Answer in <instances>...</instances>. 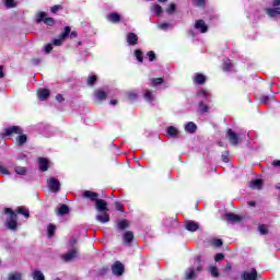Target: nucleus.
I'll return each mask as SVG.
<instances>
[{
  "label": "nucleus",
  "instance_id": "f257e3e1",
  "mask_svg": "<svg viewBox=\"0 0 280 280\" xmlns=\"http://www.w3.org/2000/svg\"><path fill=\"white\" fill-rule=\"evenodd\" d=\"M4 213L9 215V220H7V223H5L7 229H9L10 231H16L18 223H16V214L14 213V211H12V209L10 208H5Z\"/></svg>",
  "mask_w": 280,
  "mask_h": 280
},
{
  "label": "nucleus",
  "instance_id": "f03ea898",
  "mask_svg": "<svg viewBox=\"0 0 280 280\" xmlns=\"http://www.w3.org/2000/svg\"><path fill=\"white\" fill-rule=\"evenodd\" d=\"M47 187L52 194H58L60 191V180L56 177H50L47 179Z\"/></svg>",
  "mask_w": 280,
  "mask_h": 280
},
{
  "label": "nucleus",
  "instance_id": "7ed1b4c3",
  "mask_svg": "<svg viewBox=\"0 0 280 280\" xmlns=\"http://www.w3.org/2000/svg\"><path fill=\"white\" fill-rule=\"evenodd\" d=\"M69 34H71V27L66 26L65 32L59 35V38L52 40V45L60 47V45H62V43H65V40L69 37Z\"/></svg>",
  "mask_w": 280,
  "mask_h": 280
},
{
  "label": "nucleus",
  "instance_id": "20e7f679",
  "mask_svg": "<svg viewBox=\"0 0 280 280\" xmlns=\"http://www.w3.org/2000/svg\"><path fill=\"white\" fill-rule=\"evenodd\" d=\"M194 27L197 32H199V34H207L209 32V26L203 22V20L195 21Z\"/></svg>",
  "mask_w": 280,
  "mask_h": 280
},
{
  "label": "nucleus",
  "instance_id": "39448f33",
  "mask_svg": "<svg viewBox=\"0 0 280 280\" xmlns=\"http://www.w3.org/2000/svg\"><path fill=\"white\" fill-rule=\"evenodd\" d=\"M40 21H44L46 25H54L55 21L51 18H47L46 12H39L36 15V23H40Z\"/></svg>",
  "mask_w": 280,
  "mask_h": 280
},
{
  "label": "nucleus",
  "instance_id": "423d86ee",
  "mask_svg": "<svg viewBox=\"0 0 280 280\" xmlns=\"http://www.w3.org/2000/svg\"><path fill=\"white\" fill-rule=\"evenodd\" d=\"M242 280H257V269H249L241 275Z\"/></svg>",
  "mask_w": 280,
  "mask_h": 280
},
{
  "label": "nucleus",
  "instance_id": "0eeeda50",
  "mask_svg": "<svg viewBox=\"0 0 280 280\" xmlns=\"http://www.w3.org/2000/svg\"><path fill=\"white\" fill-rule=\"evenodd\" d=\"M112 272H113V275H115L116 277H121V275H124V264H121L120 261H116V262L112 266Z\"/></svg>",
  "mask_w": 280,
  "mask_h": 280
},
{
  "label": "nucleus",
  "instance_id": "6e6552de",
  "mask_svg": "<svg viewBox=\"0 0 280 280\" xmlns=\"http://www.w3.org/2000/svg\"><path fill=\"white\" fill-rule=\"evenodd\" d=\"M228 139L232 145H237V143H240V136H237L233 129L228 130Z\"/></svg>",
  "mask_w": 280,
  "mask_h": 280
},
{
  "label": "nucleus",
  "instance_id": "1a4fd4ad",
  "mask_svg": "<svg viewBox=\"0 0 280 280\" xmlns=\"http://www.w3.org/2000/svg\"><path fill=\"white\" fill-rule=\"evenodd\" d=\"M7 137H11V135H23V129H21V127L19 126H12V127H8L4 130Z\"/></svg>",
  "mask_w": 280,
  "mask_h": 280
},
{
  "label": "nucleus",
  "instance_id": "9d476101",
  "mask_svg": "<svg viewBox=\"0 0 280 280\" xmlns=\"http://www.w3.org/2000/svg\"><path fill=\"white\" fill-rule=\"evenodd\" d=\"M78 257V249L72 248L62 256L63 261H73Z\"/></svg>",
  "mask_w": 280,
  "mask_h": 280
},
{
  "label": "nucleus",
  "instance_id": "9b49d317",
  "mask_svg": "<svg viewBox=\"0 0 280 280\" xmlns=\"http://www.w3.org/2000/svg\"><path fill=\"white\" fill-rule=\"evenodd\" d=\"M225 220L228 221L229 224H235L242 221V217L235 213H228L225 214Z\"/></svg>",
  "mask_w": 280,
  "mask_h": 280
},
{
  "label": "nucleus",
  "instance_id": "f8f14e48",
  "mask_svg": "<svg viewBox=\"0 0 280 280\" xmlns=\"http://www.w3.org/2000/svg\"><path fill=\"white\" fill-rule=\"evenodd\" d=\"M192 82L198 85L205 84L207 82V77L202 73H195L192 77Z\"/></svg>",
  "mask_w": 280,
  "mask_h": 280
},
{
  "label": "nucleus",
  "instance_id": "ddd939ff",
  "mask_svg": "<svg viewBox=\"0 0 280 280\" xmlns=\"http://www.w3.org/2000/svg\"><path fill=\"white\" fill-rule=\"evenodd\" d=\"M185 228L187 231H190V233H196V231L200 229V225L196 221H187Z\"/></svg>",
  "mask_w": 280,
  "mask_h": 280
},
{
  "label": "nucleus",
  "instance_id": "4468645a",
  "mask_svg": "<svg viewBox=\"0 0 280 280\" xmlns=\"http://www.w3.org/2000/svg\"><path fill=\"white\" fill-rule=\"evenodd\" d=\"M127 43L131 47H133L135 45H138L139 44V36H137V34H135V33H129L127 35Z\"/></svg>",
  "mask_w": 280,
  "mask_h": 280
},
{
  "label": "nucleus",
  "instance_id": "2eb2a0df",
  "mask_svg": "<svg viewBox=\"0 0 280 280\" xmlns=\"http://www.w3.org/2000/svg\"><path fill=\"white\" fill-rule=\"evenodd\" d=\"M143 97L145 102H148V104H152V102L156 100V94H154V92H152L151 90H145L143 93Z\"/></svg>",
  "mask_w": 280,
  "mask_h": 280
},
{
  "label": "nucleus",
  "instance_id": "dca6fc26",
  "mask_svg": "<svg viewBox=\"0 0 280 280\" xmlns=\"http://www.w3.org/2000/svg\"><path fill=\"white\" fill-rule=\"evenodd\" d=\"M184 130L188 132V135H194L198 130V126H196L194 121H189L185 125Z\"/></svg>",
  "mask_w": 280,
  "mask_h": 280
},
{
  "label": "nucleus",
  "instance_id": "f3484780",
  "mask_svg": "<svg viewBox=\"0 0 280 280\" xmlns=\"http://www.w3.org/2000/svg\"><path fill=\"white\" fill-rule=\"evenodd\" d=\"M96 209L97 211H104L106 213V211H108V203H106V201H104V199H96Z\"/></svg>",
  "mask_w": 280,
  "mask_h": 280
},
{
  "label": "nucleus",
  "instance_id": "a211bd4d",
  "mask_svg": "<svg viewBox=\"0 0 280 280\" xmlns=\"http://www.w3.org/2000/svg\"><path fill=\"white\" fill-rule=\"evenodd\" d=\"M166 133L168 135V137L176 139V137H178L180 135V130H178V128H176L174 126H170L166 128Z\"/></svg>",
  "mask_w": 280,
  "mask_h": 280
},
{
  "label": "nucleus",
  "instance_id": "6ab92c4d",
  "mask_svg": "<svg viewBox=\"0 0 280 280\" xmlns=\"http://www.w3.org/2000/svg\"><path fill=\"white\" fill-rule=\"evenodd\" d=\"M197 97L199 98V100H209L210 97H211V92H209L208 90H206V89H200V90H198V92H197Z\"/></svg>",
  "mask_w": 280,
  "mask_h": 280
},
{
  "label": "nucleus",
  "instance_id": "aec40b11",
  "mask_svg": "<svg viewBox=\"0 0 280 280\" xmlns=\"http://www.w3.org/2000/svg\"><path fill=\"white\" fill-rule=\"evenodd\" d=\"M38 163H39V170L42 172H47V170H49V160L48 159L39 158Z\"/></svg>",
  "mask_w": 280,
  "mask_h": 280
},
{
  "label": "nucleus",
  "instance_id": "412c9836",
  "mask_svg": "<svg viewBox=\"0 0 280 280\" xmlns=\"http://www.w3.org/2000/svg\"><path fill=\"white\" fill-rule=\"evenodd\" d=\"M107 21H109V23H119V21H121V15L117 12L109 13L107 14Z\"/></svg>",
  "mask_w": 280,
  "mask_h": 280
},
{
  "label": "nucleus",
  "instance_id": "4be33fe9",
  "mask_svg": "<svg viewBox=\"0 0 280 280\" xmlns=\"http://www.w3.org/2000/svg\"><path fill=\"white\" fill-rule=\"evenodd\" d=\"M250 189H261L264 187V180L254 179L249 183Z\"/></svg>",
  "mask_w": 280,
  "mask_h": 280
},
{
  "label": "nucleus",
  "instance_id": "5701e85b",
  "mask_svg": "<svg viewBox=\"0 0 280 280\" xmlns=\"http://www.w3.org/2000/svg\"><path fill=\"white\" fill-rule=\"evenodd\" d=\"M97 192H93L91 190H85L83 192V198H89L90 200L96 202L97 201Z\"/></svg>",
  "mask_w": 280,
  "mask_h": 280
},
{
  "label": "nucleus",
  "instance_id": "b1692460",
  "mask_svg": "<svg viewBox=\"0 0 280 280\" xmlns=\"http://www.w3.org/2000/svg\"><path fill=\"white\" fill-rule=\"evenodd\" d=\"M198 113H201V115L209 113V105H207L205 101L199 102Z\"/></svg>",
  "mask_w": 280,
  "mask_h": 280
},
{
  "label": "nucleus",
  "instance_id": "393cba45",
  "mask_svg": "<svg viewBox=\"0 0 280 280\" xmlns=\"http://www.w3.org/2000/svg\"><path fill=\"white\" fill-rule=\"evenodd\" d=\"M96 220L101 222V224H106V222H110V215L104 212V214L96 215Z\"/></svg>",
  "mask_w": 280,
  "mask_h": 280
},
{
  "label": "nucleus",
  "instance_id": "a878e982",
  "mask_svg": "<svg viewBox=\"0 0 280 280\" xmlns=\"http://www.w3.org/2000/svg\"><path fill=\"white\" fill-rule=\"evenodd\" d=\"M122 240L125 244H130V242L135 240V234H132V232L130 231L125 232V234L122 235Z\"/></svg>",
  "mask_w": 280,
  "mask_h": 280
},
{
  "label": "nucleus",
  "instance_id": "bb28decb",
  "mask_svg": "<svg viewBox=\"0 0 280 280\" xmlns=\"http://www.w3.org/2000/svg\"><path fill=\"white\" fill-rule=\"evenodd\" d=\"M37 95L42 102H45V100H47V97H49V90H47V89L39 90Z\"/></svg>",
  "mask_w": 280,
  "mask_h": 280
},
{
  "label": "nucleus",
  "instance_id": "cd10ccee",
  "mask_svg": "<svg viewBox=\"0 0 280 280\" xmlns=\"http://www.w3.org/2000/svg\"><path fill=\"white\" fill-rule=\"evenodd\" d=\"M94 97L95 100H97L98 102H102L104 100H106V92L102 91V90H96L94 92Z\"/></svg>",
  "mask_w": 280,
  "mask_h": 280
},
{
  "label": "nucleus",
  "instance_id": "c85d7f7f",
  "mask_svg": "<svg viewBox=\"0 0 280 280\" xmlns=\"http://www.w3.org/2000/svg\"><path fill=\"white\" fill-rule=\"evenodd\" d=\"M151 12H153L155 16H161V14H163V8L155 3L151 7Z\"/></svg>",
  "mask_w": 280,
  "mask_h": 280
},
{
  "label": "nucleus",
  "instance_id": "c756f323",
  "mask_svg": "<svg viewBox=\"0 0 280 280\" xmlns=\"http://www.w3.org/2000/svg\"><path fill=\"white\" fill-rule=\"evenodd\" d=\"M266 12H267L268 16L275 18V16H277L278 14H280V7L275 8V9H272V8H267V9H266Z\"/></svg>",
  "mask_w": 280,
  "mask_h": 280
},
{
  "label": "nucleus",
  "instance_id": "7c9ffc66",
  "mask_svg": "<svg viewBox=\"0 0 280 280\" xmlns=\"http://www.w3.org/2000/svg\"><path fill=\"white\" fill-rule=\"evenodd\" d=\"M69 206L67 205H61L58 209H57V215H67V213H69Z\"/></svg>",
  "mask_w": 280,
  "mask_h": 280
},
{
  "label": "nucleus",
  "instance_id": "2f4dec72",
  "mask_svg": "<svg viewBox=\"0 0 280 280\" xmlns=\"http://www.w3.org/2000/svg\"><path fill=\"white\" fill-rule=\"evenodd\" d=\"M14 172H15V174H18V176H26L27 175V168L24 166H15Z\"/></svg>",
  "mask_w": 280,
  "mask_h": 280
},
{
  "label": "nucleus",
  "instance_id": "473e14b6",
  "mask_svg": "<svg viewBox=\"0 0 280 280\" xmlns=\"http://www.w3.org/2000/svg\"><path fill=\"white\" fill-rule=\"evenodd\" d=\"M138 98H139V93H137V91L127 92V100H129V102H136V100Z\"/></svg>",
  "mask_w": 280,
  "mask_h": 280
},
{
  "label": "nucleus",
  "instance_id": "72a5a7b5",
  "mask_svg": "<svg viewBox=\"0 0 280 280\" xmlns=\"http://www.w3.org/2000/svg\"><path fill=\"white\" fill-rule=\"evenodd\" d=\"M196 277V269L194 267H190L185 272V279H194Z\"/></svg>",
  "mask_w": 280,
  "mask_h": 280
},
{
  "label": "nucleus",
  "instance_id": "f704fd0d",
  "mask_svg": "<svg viewBox=\"0 0 280 280\" xmlns=\"http://www.w3.org/2000/svg\"><path fill=\"white\" fill-rule=\"evenodd\" d=\"M16 143L18 145H25V143H27V136L20 133V136L16 138Z\"/></svg>",
  "mask_w": 280,
  "mask_h": 280
},
{
  "label": "nucleus",
  "instance_id": "c9c22d12",
  "mask_svg": "<svg viewBox=\"0 0 280 280\" xmlns=\"http://www.w3.org/2000/svg\"><path fill=\"white\" fill-rule=\"evenodd\" d=\"M16 212L24 215V218H30V210H27L25 207H19Z\"/></svg>",
  "mask_w": 280,
  "mask_h": 280
},
{
  "label": "nucleus",
  "instance_id": "e433bc0d",
  "mask_svg": "<svg viewBox=\"0 0 280 280\" xmlns=\"http://www.w3.org/2000/svg\"><path fill=\"white\" fill-rule=\"evenodd\" d=\"M33 279L34 280H45V275H43V271H34L33 272Z\"/></svg>",
  "mask_w": 280,
  "mask_h": 280
},
{
  "label": "nucleus",
  "instance_id": "4c0bfd02",
  "mask_svg": "<svg viewBox=\"0 0 280 280\" xmlns=\"http://www.w3.org/2000/svg\"><path fill=\"white\" fill-rule=\"evenodd\" d=\"M163 84V78L151 79V86H161Z\"/></svg>",
  "mask_w": 280,
  "mask_h": 280
},
{
  "label": "nucleus",
  "instance_id": "58836bf2",
  "mask_svg": "<svg viewBox=\"0 0 280 280\" xmlns=\"http://www.w3.org/2000/svg\"><path fill=\"white\" fill-rule=\"evenodd\" d=\"M8 280H23V276L19 272H13L9 275Z\"/></svg>",
  "mask_w": 280,
  "mask_h": 280
},
{
  "label": "nucleus",
  "instance_id": "ea45409f",
  "mask_svg": "<svg viewBox=\"0 0 280 280\" xmlns=\"http://www.w3.org/2000/svg\"><path fill=\"white\" fill-rule=\"evenodd\" d=\"M233 69V63H231L230 59H226L223 61V70L224 71H231Z\"/></svg>",
  "mask_w": 280,
  "mask_h": 280
},
{
  "label": "nucleus",
  "instance_id": "a19ab883",
  "mask_svg": "<svg viewBox=\"0 0 280 280\" xmlns=\"http://www.w3.org/2000/svg\"><path fill=\"white\" fill-rule=\"evenodd\" d=\"M159 30H162V32H167V30H170V27H172V24L164 22V23H160L158 24Z\"/></svg>",
  "mask_w": 280,
  "mask_h": 280
},
{
  "label": "nucleus",
  "instance_id": "79ce46f5",
  "mask_svg": "<svg viewBox=\"0 0 280 280\" xmlns=\"http://www.w3.org/2000/svg\"><path fill=\"white\" fill-rule=\"evenodd\" d=\"M95 82H97V75L90 74L88 78V85L93 86V84H95Z\"/></svg>",
  "mask_w": 280,
  "mask_h": 280
},
{
  "label": "nucleus",
  "instance_id": "37998d69",
  "mask_svg": "<svg viewBox=\"0 0 280 280\" xmlns=\"http://www.w3.org/2000/svg\"><path fill=\"white\" fill-rule=\"evenodd\" d=\"M135 57L138 62H143V52L140 49L135 50Z\"/></svg>",
  "mask_w": 280,
  "mask_h": 280
},
{
  "label": "nucleus",
  "instance_id": "c03bdc74",
  "mask_svg": "<svg viewBox=\"0 0 280 280\" xmlns=\"http://www.w3.org/2000/svg\"><path fill=\"white\" fill-rule=\"evenodd\" d=\"M54 233H56V225L49 224L48 225V237H54Z\"/></svg>",
  "mask_w": 280,
  "mask_h": 280
},
{
  "label": "nucleus",
  "instance_id": "a18cd8bd",
  "mask_svg": "<svg viewBox=\"0 0 280 280\" xmlns=\"http://www.w3.org/2000/svg\"><path fill=\"white\" fill-rule=\"evenodd\" d=\"M258 231H259L260 235H268V226H266V225H259Z\"/></svg>",
  "mask_w": 280,
  "mask_h": 280
},
{
  "label": "nucleus",
  "instance_id": "49530a36",
  "mask_svg": "<svg viewBox=\"0 0 280 280\" xmlns=\"http://www.w3.org/2000/svg\"><path fill=\"white\" fill-rule=\"evenodd\" d=\"M210 272H211L212 277H215V278L220 277V272H218V267H215V266L210 267Z\"/></svg>",
  "mask_w": 280,
  "mask_h": 280
},
{
  "label": "nucleus",
  "instance_id": "de8ad7c7",
  "mask_svg": "<svg viewBox=\"0 0 280 280\" xmlns=\"http://www.w3.org/2000/svg\"><path fill=\"white\" fill-rule=\"evenodd\" d=\"M167 14H174V12H176V4L175 3H171L168 5V8L166 9Z\"/></svg>",
  "mask_w": 280,
  "mask_h": 280
},
{
  "label": "nucleus",
  "instance_id": "09e8293b",
  "mask_svg": "<svg viewBox=\"0 0 280 280\" xmlns=\"http://www.w3.org/2000/svg\"><path fill=\"white\" fill-rule=\"evenodd\" d=\"M118 229H120L121 231H124L125 229H128V222L126 220L119 221Z\"/></svg>",
  "mask_w": 280,
  "mask_h": 280
},
{
  "label": "nucleus",
  "instance_id": "8fccbe9b",
  "mask_svg": "<svg viewBox=\"0 0 280 280\" xmlns=\"http://www.w3.org/2000/svg\"><path fill=\"white\" fill-rule=\"evenodd\" d=\"M7 8H16V1L14 0H4Z\"/></svg>",
  "mask_w": 280,
  "mask_h": 280
},
{
  "label": "nucleus",
  "instance_id": "3c124183",
  "mask_svg": "<svg viewBox=\"0 0 280 280\" xmlns=\"http://www.w3.org/2000/svg\"><path fill=\"white\" fill-rule=\"evenodd\" d=\"M0 174H3L5 176H10V171L3 165H0Z\"/></svg>",
  "mask_w": 280,
  "mask_h": 280
},
{
  "label": "nucleus",
  "instance_id": "603ef678",
  "mask_svg": "<svg viewBox=\"0 0 280 280\" xmlns=\"http://www.w3.org/2000/svg\"><path fill=\"white\" fill-rule=\"evenodd\" d=\"M59 10H62V5L60 4H56L50 8V12H52L54 14H56V12H58Z\"/></svg>",
  "mask_w": 280,
  "mask_h": 280
},
{
  "label": "nucleus",
  "instance_id": "864d4df0",
  "mask_svg": "<svg viewBox=\"0 0 280 280\" xmlns=\"http://www.w3.org/2000/svg\"><path fill=\"white\" fill-rule=\"evenodd\" d=\"M148 56H149L150 62H154V60L156 58V55L154 54V51H149Z\"/></svg>",
  "mask_w": 280,
  "mask_h": 280
},
{
  "label": "nucleus",
  "instance_id": "5fc2aeb1",
  "mask_svg": "<svg viewBox=\"0 0 280 280\" xmlns=\"http://www.w3.org/2000/svg\"><path fill=\"white\" fill-rule=\"evenodd\" d=\"M54 49V46L51 44H47L45 46V52L46 54H51V50Z\"/></svg>",
  "mask_w": 280,
  "mask_h": 280
},
{
  "label": "nucleus",
  "instance_id": "6e6d98bb",
  "mask_svg": "<svg viewBox=\"0 0 280 280\" xmlns=\"http://www.w3.org/2000/svg\"><path fill=\"white\" fill-rule=\"evenodd\" d=\"M222 259H224V254H222V253L217 254L214 257L215 261H222Z\"/></svg>",
  "mask_w": 280,
  "mask_h": 280
},
{
  "label": "nucleus",
  "instance_id": "4d7b16f0",
  "mask_svg": "<svg viewBox=\"0 0 280 280\" xmlns=\"http://www.w3.org/2000/svg\"><path fill=\"white\" fill-rule=\"evenodd\" d=\"M268 100H270L269 96H262V97L260 98V103H261V104H268Z\"/></svg>",
  "mask_w": 280,
  "mask_h": 280
},
{
  "label": "nucleus",
  "instance_id": "13d9d810",
  "mask_svg": "<svg viewBox=\"0 0 280 280\" xmlns=\"http://www.w3.org/2000/svg\"><path fill=\"white\" fill-rule=\"evenodd\" d=\"M69 35H70V38H78V32H75V31H70V33H69Z\"/></svg>",
  "mask_w": 280,
  "mask_h": 280
},
{
  "label": "nucleus",
  "instance_id": "bf43d9fd",
  "mask_svg": "<svg viewBox=\"0 0 280 280\" xmlns=\"http://www.w3.org/2000/svg\"><path fill=\"white\" fill-rule=\"evenodd\" d=\"M195 4H197L198 7H202L205 5V0H195Z\"/></svg>",
  "mask_w": 280,
  "mask_h": 280
},
{
  "label": "nucleus",
  "instance_id": "052dcab7",
  "mask_svg": "<svg viewBox=\"0 0 280 280\" xmlns=\"http://www.w3.org/2000/svg\"><path fill=\"white\" fill-rule=\"evenodd\" d=\"M56 100H57V102H65V97H62L61 94H57Z\"/></svg>",
  "mask_w": 280,
  "mask_h": 280
},
{
  "label": "nucleus",
  "instance_id": "680f3d73",
  "mask_svg": "<svg viewBox=\"0 0 280 280\" xmlns=\"http://www.w3.org/2000/svg\"><path fill=\"white\" fill-rule=\"evenodd\" d=\"M214 246H218V247L222 246V240H220V238L215 240Z\"/></svg>",
  "mask_w": 280,
  "mask_h": 280
},
{
  "label": "nucleus",
  "instance_id": "e2e57ef3",
  "mask_svg": "<svg viewBox=\"0 0 280 280\" xmlns=\"http://www.w3.org/2000/svg\"><path fill=\"white\" fill-rule=\"evenodd\" d=\"M272 5H273V8H279V5H280V0H273V1H272Z\"/></svg>",
  "mask_w": 280,
  "mask_h": 280
},
{
  "label": "nucleus",
  "instance_id": "0e129e2a",
  "mask_svg": "<svg viewBox=\"0 0 280 280\" xmlns=\"http://www.w3.org/2000/svg\"><path fill=\"white\" fill-rule=\"evenodd\" d=\"M272 165H273L275 167H280V160H275V161L272 162Z\"/></svg>",
  "mask_w": 280,
  "mask_h": 280
},
{
  "label": "nucleus",
  "instance_id": "69168bd1",
  "mask_svg": "<svg viewBox=\"0 0 280 280\" xmlns=\"http://www.w3.org/2000/svg\"><path fill=\"white\" fill-rule=\"evenodd\" d=\"M116 209H117V211H124L122 206L119 202H116Z\"/></svg>",
  "mask_w": 280,
  "mask_h": 280
},
{
  "label": "nucleus",
  "instance_id": "338daca9",
  "mask_svg": "<svg viewBox=\"0 0 280 280\" xmlns=\"http://www.w3.org/2000/svg\"><path fill=\"white\" fill-rule=\"evenodd\" d=\"M222 161L223 163H229V156H226L225 154L222 155Z\"/></svg>",
  "mask_w": 280,
  "mask_h": 280
},
{
  "label": "nucleus",
  "instance_id": "774afa93",
  "mask_svg": "<svg viewBox=\"0 0 280 280\" xmlns=\"http://www.w3.org/2000/svg\"><path fill=\"white\" fill-rule=\"evenodd\" d=\"M4 75L5 74L3 73V66H0V79L4 78Z\"/></svg>",
  "mask_w": 280,
  "mask_h": 280
}]
</instances>
